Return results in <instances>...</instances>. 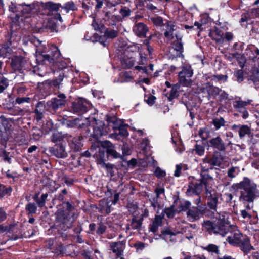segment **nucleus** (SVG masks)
Returning a JSON list of instances; mask_svg holds the SVG:
<instances>
[{
	"instance_id": "nucleus-1",
	"label": "nucleus",
	"mask_w": 259,
	"mask_h": 259,
	"mask_svg": "<svg viewBox=\"0 0 259 259\" xmlns=\"http://www.w3.org/2000/svg\"><path fill=\"white\" fill-rule=\"evenodd\" d=\"M207 206L205 207V215L215 218L214 221H205L202 224L203 229L209 234H219L224 237L229 232V224L225 212L219 213L218 205L220 203L221 195L214 190L206 189L205 192Z\"/></svg>"
},
{
	"instance_id": "nucleus-2",
	"label": "nucleus",
	"mask_w": 259,
	"mask_h": 259,
	"mask_svg": "<svg viewBox=\"0 0 259 259\" xmlns=\"http://www.w3.org/2000/svg\"><path fill=\"white\" fill-rule=\"evenodd\" d=\"M231 188L234 191H240L239 200L244 204H252L258 195L257 185L247 177H244L239 183L233 184Z\"/></svg>"
},
{
	"instance_id": "nucleus-3",
	"label": "nucleus",
	"mask_w": 259,
	"mask_h": 259,
	"mask_svg": "<svg viewBox=\"0 0 259 259\" xmlns=\"http://www.w3.org/2000/svg\"><path fill=\"white\" fill-rule=\"evenodd\" d=\"M89 123L85 129V133L87 136L92 137L95 139H98L102 136L106 134L104 130V123L101 120H98L94 117L87 118Z\"/></svg>"
},
{
	"instance_id": "nucleus-4",
	"label": "nucleus",
	"mask_w": 259,
	"mask_h": 259,
	"mask_svg": "<svg viewBox=\"0 0 259 259\" xmlns=\"http://www.w3.org/2000/svg\"><path fill=\"white\" fill-rule=\"evenodd\" d=\"M227 241L232 245H239L245 253L248 252L252 248L248 237L239 231H235L227 238Z\"/></svg>"
},
{
	"instance_id": "nucleus-5",
	"label": "nucleus",
	"mask_w": 259,
	"mask_h": 259,
	"mask_svg": "<svg viewBox=\"0 0 259 259\" xmlns=\"http://www.w3.org/2000/svg\"><path fill=\"white\" fill-rule=\"evenodd\" d=\"M55 222L56 225L62 229L66 230L72 226L74 219L70 217L63 208L58 209L55 213Z\"/></svg>"
},
{
	"instance_id": "nucleus-6",
	"label": "nucleus",
	"mask_w": 259,
	"mask_h": 259,
	"mask_svg": "<svg viewBox=\"0 0 259 259\" xmlns=\"http://www.w3.org/2000/svg\"><path fill=\"white\" fill-rule=\"evenodd\" d=\"M66 96L60 94L56 98H52L45 104L46 110L55 114L58 109L62 108L66 103Z\"/></svg>"
},
{
	"instance_id": "nucleus-7",
	"label": "nucleus",
	"mask_w": 259,
	"mask_h": 259,
	"mask_svg": "<svg viewBox=\"0 0 259 259\" xmlns=\"http://www.w3.org/2000/svg\"><path fill=\"white\" fill-rule=\"evenodd\" d=\"M204 188H205L206 190L208 189L207 186L204 185L202 181L199 179L192 178L189 184L186 193L188 196L199 195L203 191Z\"/></svg>"
},
{
	"instance_id": "nucleus-8",
	"label": "nucleus",
	"mask_w": 259,
	"mask_h": 259,
	"mask_svg": "<svg viewBox=\"0 0 259 259\" xmlns=\"http://www.w3.org/2000/svg\"><path fill=\"white\" fill-rule=\"evenodd\" d=\"M193 74V71L191 65L184 64L182 66V70L179 73V82L185 86H189L191 84V77Z\"/></svg>"
},
{
	"instance_id": "nucleus-9",
	"label": "nucleus",
	"mask_w": 259,
	"mask_h": 259,
	"mask_svg": "<svg viewBox=\"0 0 259 259\" xmlns=\"http://www.w3.org/2000/svg\"><path fill=\"white\" fill-rule=\"evenodd\" d=\"M223 157L220 154L214 153L212 156H206L202 161L201 165H206L210 169L214 167H220L223 161Z\"/></svg>"
},
{
	"instance_id": "nucleus-10",
	"label": "nucleus",
	"mask_w": 259,
	"mask_h": 259,
	"mask_svg": "<svg viewBox=\"0 0 259 259\" xmlns=\"http://www.w3.org/2000/svg\"><path fill=\"white\" fill-rule=\"evenodd\" d=\"M186 214L188 220L191 222L198 220L204 214L205 215V206L199 208L192 207L187 211Z\"/></svg>"
},
{
	"instance_id": "nucleus-11",
	"label": "nucleus",
	"mask_w": 259,
	"mask_h": 259,
	"mask_svg": "<svg viewBox=\"0 0 259 259\" xmlns=\"http://www.w3.org/2000/svg\"><path fill=\"white\" fill-rule=\"evenodd\" d=\"M209 146L221 152H225L228 145L232 144L231 141L226 144L220 136L211 139L208 142Z\"/></svg>"
},
{
	"instance_id": "nucleus-12",
	"label": "nucleus",
	"mask_w": 259,
	"mask_h": 259,
	"mask_svg": "<svg viewBox=\"0 0 259 259\" xmlns=\"http://www.w3.org/2000/svg\"><path fill=\"white\" fill-rule=\"evenodd\" d=\"M51 49L53 53L51 56L41 52L38 55V59H41L43 61H48L49 63H54L55 60L60 56V53L56 46L52 45Z\"/></svg>"
},
{
	"instance_id": "nucleus-13",
	"label": "nucleus",
	"mask_w": 259,
	"mask_h": 259,
	"mask_svg": "<svg viewBox=\"0 0 259 259\" xmlns=\"http://www.w3.org/2000/svg\"><path fill=\"white\" fill-rule=\"evenodd\" d=\"M45 9L48 11V14L50 15L55 16V19L59 20L60 22H62V19L61 15L58 13V11L60 8H61V5L60 4L54 3L52 2H48L45 5Z\"/></svg>"
},
{
	"instance_id": "nucleus-14",
	"label": "nucleus",
	"mask_w": 259,
	"mask_h": 259,
	"mask_svg": "<svg viewBox=\"0 0 259 259\" xmlns=\"http://www.w3.org/2000/svg\"><path fill=\"white\" fill-rule=\"evenodd\" d=\"M91 151L93 157L96 159L97 164L100 165L106 161L105 148L92 146Z\"/></svg>"
},
{
	"instance_id": "nucleus-15",
	"label": "nucleus",
	"mask_w": 259,
	"mask_h": 259,
	"mask_svg": "<svg viewBox=\"0 0 259 259\" xmlns=\"http://www.w3.org/2000/svg\"><path fill=\"white\" fill-rule=\"evenodd\" d=\"M49 152L57 158H64L67 156V153L66 152L64 146L62 143L56 144L53 147L49 148Z\"/></svg>"
},
{
	"instance_id": "nucleus-16",
	"label": "nucleus",
	"mask_w": 259,
	"mask_h": 259,
	"mask_svg": "<svg viewBox=\"0 0 259 259\" xmlns=\"http://www.w3.org/2000/svg\"><path fill=\"white\" fill-rule=\"evenodd\" d=\"M88 103L85 100L79 99L72 103L71 110L73 113L82 114L87 111Z\"/></svg>"
},
{
	"instance_id": "nucleus-17",
	"label": "nucleus",
	"mask_w": 259,
	"mask_h": 259,
	"mask_svg": "<svg viewBox=\"0 0 259 259\" xmlns=\"http://www.w3.org/2000/svg\"><path fill=\"white\" fill-rule=\"evenodd\" d=\"M89 123L88 121L87 118L84 119H80L79 118H76L74 120H68L66 121V125L69 127H77L85 131V129L88 126V124Z\"/></svg>"
},
{
	"instance_id": "nucleus-18",
	"label": "nucleus",
	"mask_w": 259,
	"mask_h": 259,
	"mask_svg": "<svg viewBox=\"0 0 259 259\" xmlns=\"http://www.w3.org/2000/svg\"><path fill=\"white\" fill-rule=\"evenodd\" d=\"M101 145L103 148L106 149V152L109 156H111L114 158H121L120 154L115 150L114 146L110 141H103Z\"/></svg>"
},
{
	"instance_id": "nucleus-19",
	"label": "nucleus",
	"mask_w": 259,
	"mask_h": 259,
	"mask_svg": "<svg viewBox=\"0 0 259 259\" xmlns=\"http://www.w3.org/2000/svg\"><path fill=\"white\" fill-rule=\"evenodd\" d=\"M82 138V137L80 136L72 137L71 135L68 136L67 140L71 150L75 152L79 151L80 150L82 146L81 142Z\"/></svg>"
},
{
	"instance_id": "nucleus-20",
	"label": "nucleus",
	"mask_w": 259,
	"mask_h": 259,
	"mask_svg": "<svg viewBox=\"0 0 259 259\" xmlns=\"http://www.w3.org/2000/svg\"><path fill=\"white\" fill-rule=\"evenodd\" d=\"M134 33L138 37H146V34L148 31L147 26L143 23H138L133 27Z\"/></svg>"
},
{
	"instance_id": "nucleus-21",
	"label": "nucleus",
	"mask_w": 259,
	"mask_h": 259,
	"mask_svg": "<svg viewBox=\"0 0 259 259\" xmlns=\"http://www.w3.org/2000/svg\"><path fill=\"white\" fill-rule=\"evenodd\" d=\"M176 40L172 42V48L177 51V56H183V44L182 42V37L178 34H175Z\"/></svg>"
},
{
	"instance_id": "nucleus-22",
	"label": "nucleus",
	"mask_w": 259,
	"mask_h": 259,
	"mask_svg": "<svg viewBox=\"0 0 259 259\" xmlns=\"http://www.w3.org/2000/svg\"><path fill=\"white\" fill-rule=\"evenodd\" d=\"M25 63V59L21 57H15L12 59L11 67L14 71H20Z\"/></svg>"
},
{
	"instance_id": "nucleus-23",
	"label": "nucleus",
	"mask_w": 259,
	"mask_h": 259,
	"mask_svg": "<svg viewBox=\"0 0 259 259\" xmlns=\"http://www.w3.org/2000/svg\"><path fill=\"white\" fill-rule=\"evenodd\" d=\"M208 35L212 39L215 40L218 43L222 44L224 42V33L222 30L218 28L210 30Z\"/></svg>"
},
{
	"instance_id": "nucleus-24",
	"label": "nucleus",
	"mask_w": 259,
	"mask_h": 259,
	"mask_svg": "<svg viewBox=\"0 0 259 259\" xmlns=\"http://www.w3.org/2000/svg\"><path fill=\"white\" fill-rule=\"evenodd\" d=\"M164 25L166 27V30L164 33V36L169 40H171L174 37L173 32L176 30L175 23L172 21H167Z\"/></svg>"
},
{
	"instance_id": "nucleus-25",
	"label": "nucleus",
	"mask_w": 259,
	"mask_h": 259,
	"mask_svg": "<svg viewBox=\"0 0 259 259\" xmlns=\"http://www.w3.org/2000/svg\"><path fill=\"white\" fill-rule=\"evenodd\" d=\"M209 169V167H207L206 165H201V178L199 180L202 181L206 186L207 182L209 180H212V177L207 173Z\"/></svg>"
},
{
	"instance_id": "nucleus-26",
	"label": "nucleus",
	"mask_w": 259,
	"mask_h": 259,
	"mask_svg": "<svg viewBox=\"0 0 259 259\" xmlns=\"http://www.w3.org/2000/svg\"><path fill=\"white\" fill-rule=\"evenodd\" d=\"M143 221V215L140 217L134 215L131 221V229L137 230H140L142 225Z\"/></svg>"
},
{
	"instance_id": "nucleus-27",
	"label": "nucleus",
	"mask_w": 259,
	"mask_h": 259,
	"mask_svg": "<svg viewBox=\"0 0 259 259\" xmlns=\"http://www.w3.org/2000/svg\"><path fill=\"white\" fill-rule=\"evenodd\" d=\"M163 217V215H156L155 216L152 223L149 226V229L151 232L153 233L156 232L157 231L158 227L162 225Z\"/></svg>"
},
{
	"instance_id": "nucleus-28",
	"label": "nucleus",
	"mask_w": 259,
	"mask_h": 259,
	"mask_svg": "<svg viewBox=\"0 0 259 259\" xmlns=\"http://www.w3.org/2000/svg\"><path fill=\"white\" fill-rule=\"evenodd\" d=\"M109 244L110 249L113 253L116 254L117 256H119L122 254L123 248L122 244L120 242H110Z\"/></svg>"
},
{
	"instance_id": "nucleus-29",
	"label": "nucleus",
	"mask_w": 259,
	"mask_h": 259,
	"mask_svg": "<svg viewBox=\"0 0 259 259\" xmlns=\"http://www.w3.org/2000/svg\"><path fill=\"white\" fill-rule=\"evenodd\" d=\"M162 238L166 241L174 242L176 241V234L170 230H165L162 232Z\"/></svg>"
},
{
	"instance_id": "nucleus-30",
	"label": "nucleus",
	"mask_w": 259,
	"mask_h": 259,
	"mask_svg": "<svg viewBox=\"0 0 259 259\" xmlns=\"http://www.w3.org/2000/svg\"><path fill=\"white\" fill-rule=\"evenodd\" d=\"M68 136L69 135L67 134H62L59 132H56L52 134L51 136V141L54 143L61 142L65 138L67 139Z\"/></svg>"
},
{
	"instance_id": "nucleus-31",
	"label": "nucleus",
	"mask_w": 259,
	"mask_h": 259,
	"mask_svg": "<svg viewBox=\"0 0 259 259\" xmlns=\"http://www.w3.org/2000/svg\"><path fill=\"white\" fill-rule=\"evenodd\" d=\"M253 208V204H248L246 206V208L245 209L242 210L241 211V217L247 220H249L251 219L252 215L251 214V209Z\"/></svg>"
},
{
	"instance_id": "nucleus-32",
	"label": "nucleus",
	"mask_w": 259,
	"mask_h": 259,
	"mask_svg": "<svg viewBox=\"0 0 259 259\" xmlns=\"http://www.w3.org/2000/svg\"><path fill=\"white\" fill-rule=\"evenodd\" d=\"M59 20L55 19V16H52L48 19L47 27L51 30L52 31H57V22Z\"/></svg>"
},
{
	"instance_id": "nucleus-33",
	"label": "nucleus",
	"mask_w": 259,
	"mask_h": 259,
	"mask_svg": "<svg viewBox=\"0 0 259 259\" xmlns=\"http://www.w3.org/2000/svg\"><path fill=\"white\" fill-rule=\"evenodd\" d=\"M251 130L247 125H242L238 129L239 136L240 138H243L246 135H249Z\"/></svg>"
},
{
	"instance_id": "nucleus-34",
	"label": "nucleus",
	"mask_w": 259,
	"mask_h": 259,
	"mask_svg": "<svg viewBox=\"0 0 259 259\" xmlns=\"http://www.w3.org/2000/svg\"><path fill=\"white\" fill-rule=\"evenodd\" d=\"M122 66L125 69H128L132 67L135 64V60L133 58L123 59L121 62Z\"/></svg>"
},
{
	"instance_id": "nucleus-35",
	"label": "nucleus",
	"mask_w": 259,
	"mask_h": 259,
	"mask_svg": "<svg viewBox=\"0 0 259 259\" xmlns=\"http://www.w3.org/2000/svg\"><path fill=\"white\" fill-rule=\"evenodd\" d=\"M61 8L64 9L66 12H69L70 11H75L77 9L73 1H69L66 3L63 6H61Z\"/></svg>"
},
{
	"instance_id": "nucleus-36",
	"label": "nucleus",
	"mask_w": 259,
	"mask_h": 259,
	"mask_svg": "<svg viewBox=\"0 0 259 259\" xmlns=\"http://www.w3.org/2000/svg\"><path fill=\"white\" fill-rule=\"evenodd\" d=\"M9 82L7 78L0 73V93H2L8 86Z\"/></svg>"
},
{
	"instance_id": "nucleus-37",
	"label": "nucleus",
	"mask_w": 259,
	"mask_h": 259,
	"mask_svg": "<svg viewBox=\"0 0 259 259\" xmlns=\"http://www.w3.org/2000/svg\"><path fill=\"white\" fill-rule=\"evenodd\" d=\"M203 248L209 252L214 253L217 254H219V247L215 244H209L206 246L203 247Z\"/></svg>"
},
{
	"instance_id": "nucleus-38",
	"label": "nucleus",
	"mask_w": 259,
	"mask_h": 259,
	"mask_svg": "<svg viewBox=\"0 0 259 259\" xmlns=\"http://www.w3.org/2000/svg\"><path fill=\"white\" fill-rule=\"evenodd\" d=\"M25 210L27 212V214H33L36 213L37 211V206L34 203H29L25 206Z\"/></svg>"
},
{
	"instance_id": "nucleus-39",
	"label": "nucleus",
	"mask_w": 259,
	"mask_h": 259,
	"mask_svg": "<svg viewBox=\"0 0 259 259\" xmlns=\"http://www.w3.org/2000/svg\"><path fill=\"white\" fill-rule=\"evenodd\" d=\"M191 203L189 201H183L181 202L179 205V209L180 211H188L190 209Z\"/></svg>"
},
{
	"instance_id": "nucleus-40",
	"label": "nucleus",
	"mask_w": 259,
	"mask_h": 259,
	"mask_svg": "<svg viewBox=\"0 0 259 259\" xmlns=\"http://www.w3.org/2000/svg\"><path fill=\"white\" fill-rule=\"evenodd\" d=\"M240 171L239 168L237 167H232L228 169L227 171V176L231 179L235 178Z\"/></svg>"
},
{
	"instance_id": "nucleus-41",
	"label": "nucleus",
	"mask_w": 259,
	"mask_h": 259,
	"mask_svg": "<svg viewBox=\"0 0 259 259\" xmlns=\"http://www.w3.org/2000/svg\"><path fill=\"white\" fill-rule=\"evenodd\" d=\"M11 52V48L7 45H4L0 48V57H5L10 54Z\"/></svg>"
},
{
	"instance_id": "nucleus-42",
	"label": "nucleus",
	"mask_w": 259,
	"mask_h": 259,
	"mask_svg": "<svg viewBox=\"0 0 259 259\" xmlns=\"http://www.w3.org/2000/svg\"><path fill=\"white\" fill-rule=\"evenodd\" d=\"M12 190L10 187L6 188L5 186L0 185V199L7 194H10Z\"/></svg>"
},
{
	"instance_id": "nucleus-43",
	"label": "nucleus",
	"mask_w": 259,
	"mask_h": 259,
	"mask_svg": "<svg viewBox=\"0 0 259 259\" xmlns=\"http://www.w3.org/2000/svg\"><path fill=\"white\" fill-rule=\"evenodd\" d=\"M64 77V73L62 72L60 73L58 78L53 80L50 84L54 87H58L61 84Z\"/></svg>"
},
{
	"instance_id": "nucleus-44",
	"label": "nucleus",
	"mask_w": 259,
	"mask_h": 259,
	"mask_svg": "<svg viewBox=\"0 0 259 259\" xmlns=\"http://www.w3.org/2000/svg\"><path fill=\"white\" fill-rule=\"evenodd\" d=\"M32 135L34 140H38L41 137L42 132L38 128L34 127L32 130Z\"/></svg>"
},
{
	"instance_id": "nucleus-45",
	"label": "nucleus",
	"mask_w": 259,
	"mask_h": 259,
	"mask_svg": "<svg viewBox=\"0 0 259 259\" xmlns=\"http://www.w3.org/2000/svg\"><path fill=\"white\" fill-rule=\"evenodd\" d=\"M187 169V165L185 164H179L177 165L176 167V170L175 171L174 175L176 177H179L181 174V171L182 170H186Z\"/></svg>"
},
{
	"instance_id": "nucleus-46",
	"label": "nucleus",
	"mask_w": 259,
	"mask_h": 259,
	"mask_svg": "<svg viewBox=\"0 0 259 259\" xmlns=\"http://www.w3.org/2000/svg\"><path fill=\"white\" fill-rule=\"evenodd\" d=\"M207 92L209 95L215 96L220 94L222 90L218 87L211 86L208 89Z\"/></svg>"
},
{
	"instance_id": "nucleus-47",
	"label": "nucleus",
	"mask_w": 259,
	"mask_h": 259,
	"mask_svg": "<svg viewBox=\"0 0 259 259\" xmlns=\"http://www.w3.org/2000/svg\"><path fill=\"white\" fill-rule=\"evenodd\" d=\"M118 31L113 29H108L105 32V36L109 38H114L118 36Z\"/></svg>"
},
{
	"instance_id": "nucleus-48",
	"label": "nucleus",
	"mask_w": 259,
	"mask_h": 259,
	"mask_svg": "<svg viewBox=\"0 0 259 259\" xmlns=\"http://www.w3.org/2000/svg\"><path fill=\"white\" fill-rule=\"evenodd\" d=\"M48 196L47 193L42 194L41 195L36 203L38 207H42L45 206Z\"/></svg>"
},
{
	"instance_id": "nucleus-49",
	"label": "nucleus",
	"mask_w": 259,
	"mask_h": 259,
	"mask_svg": "<svg viewBox=\"0 0 259 259\" xmlns=\"http://www.w3.org/2000/svg\"><path fill=\"white\" fill-rule=\"evenodd\" d=\"M158 198L159 197H155L150 199L151 205L155 210H156V208L159 209L161 207V205L158 201Z\"/></svg>"
},
{
	"instance_id": "nucleus-50",
	"label": "nucleus",
	"mask_w": 259,
	"mask_h": 259,
	"mask_svg": "<svg viewBox=\"0 0 259 259\" xmlns=\"http://www.w3.org/2000/svg\"><path fill=\"white\" fill-rule=\"evenodd\" d=\"M22 9L21 10L23 14L30 13L32 10L34 9L33 5H22Z\"/></svg>"
},
{
	"instance_id": "nucleus-51",
	"label": "nucleus",
	"mask_w": 259,
	"mask_h": 259,
	"mask_svg": "<svg viewBox=\"0 0 259 259\" xmlns=\"http://www.w3.org/2000/svg\"><path fill=\"white\" fill-rule=\"evenodd\" d=\"M35 231L31 230V233H30L29 231L25 232L23 235H21L20 236L17 235H13L12 237L10 238L11 240H16L19 238L21 237L22 236H24L25 237H30L32 235L35 234Z\"/></svg>"
},
{
	"instance_id": "nucleus-52",
	"label": "nucleus",
	"mask_w": 259,
	"mask_h": 259,
	"mask_svg": "<svg viewBox=\"0 0 259 259\" xmlns=\"http://www.w3.org/2000/svg\"><path fill=\"white\" fill-rule=\"evenodd\" d=\"M213 124L215 127V128L218 130L221 126L224 125L225 120L222 117H220L219 119H215L213 120Z\"/></svg>"
},
{
	"instance_id": "nucleus-53",
	"label": "nucleus",
	"mask_w": 259,
	"mask_h": 259,
	"mask_svg": "<svg viewBox=\"0 0 259 259\" xmlns=\"http://www.w3.org/2000/svg\"><path fill=\"white\" fill-rule=\"evenodd\" d=\"M164 213L169 218H172L175 214V211L174 210V206H171L169 207L166 208L164 210Z\"/></svg>"
},
{
	"instance_id": "nucleus-54",
	"label": "nucleus",
	"mask_w": 259,
	"mask_h": 259,
	"mask_svg": "<svg viewBox=\"0 0 259 259\" xmlns=\"http://www.w3.org/2000/svg\"><path fill=\"white\" fill-rule=\"evenodd\" d=\"M151 21L156 26H161L164 25L163 24V20L162 17L160 16H157L155 17L152 18Z\"/></svg>"
},
{
	"instance_id": "nucleus-55",
	"label": "nucleus",
	"mask_w": 259,
	"mask_h": 259,
	"mask_svg": "<svg viewBox=\"0 0 259 259\" xmlns=\"http://www.w3.org/2000/svg\"><path fill=\"white\" fill-rule=\"evenodd\" d=\"M156 100V97L153 95H149L148 96H145V101L150 106L153 105Z\"/></svg>"
},
{
	"instance_id": "nucleus-56",
	"label": "nucleus",
	"mask_w": 259,
	"mask_h": 259,
	"mask_svg": "<svg viewBox=\"0 0 259 259\" xmlns=\"http://www.w3.org/2000/svg\"><path fill=\"white\" fill-rule=\"evenodd\" d=\"M234 76L236 77L238 82H240L243 80V71L242 70H237L234 72Z\"/></svg>"
},
{
	"instance_id": "nucleus-57",
	"label": "nucleus",
	"mask_w": 259,
	"mask_h": 259,
	"mask_svg": "<svg viewBox=\"0 0 259 259\" xmlns=\"http://www.w3.org/2000/svg\"><path fill=\"white\" fill-rule=\"evenodd\" d=\"M251 100L247 101H238L236 102L235 107L237 108H242L250 103Z\"/></svg>"
},
{
	"instance_id": "nucleus-58",
	"label": "nucleus",
	"mask_w": 259,
	"mask_h": 259,
	"mask_svg": "<svg viewBox=\"0 0 259 259\" xmlns=\"http://www.w3.org/2000/svg\"><path fill=\"white\" fill-rule=\"evenodd\" d=\"M228 78L226 75L217 74L212 76V79L216 81H226Z\"/></svg>"
},
{
	"instance_id": "nucleus-59",
	"label": "nucleus",
	"mask_w": 259,
	"mask_h": 259,
	"mask_svg": "<svg viewBox=\"0 0 259 259\" xmlns=\"http://www.w3.org/2000/svg\"><path fill=\"white\" fill-rule=\"evenodd\" d=\"M131 11L130 9L128 8H127L126 7H122L120 10V11H119L120 13L121 14L122 16L123 17L130 16V14H131Z\"/></svg>"
},
{
	"instance_id": "nucleus-60",
	"label": "nucleus",
	"mask_w": 259,
	"mask_h": 259,
	"mask_svg": "<svg viewBox=\"0 0 259 259\" xmlns=\"http://www.w3.org/2000/svg\"><path fill=\"white\" fill-rule=\"evenodd\" d=\"M18 232V228L15 224H11L8 226V233L15 234Z\"/></svg>"
},
{
	"instance_id": "nucleus-61",
	"label": "nucleus",
	"mask_w": 259,
	"mask_h": 259,
	"mask_svg": "<svg viewBox=\"0 0 259 259\" xmlns=\"http://www.w3.org/2000/svg\"><path fill=\"white\" fill-rule=\"evenodd\" d=\"M123 156L130 155L131 154V149L126 144H124L121 148Z\"/></svg>"
},
{
	"instance_id": "nucleus-62",
	"label": "nucleus",
	"mask_w": 259,
	"mask_h": 259,
	"mask_svg": "<svg viewBox=\"0 0 259 259\" xmlns=\"http://www.w3.org/2000/svg\"><path fill=\"white\" fill-rule=\"evenodd\" d=\"M195 151L196 153L200 156L203 155L204 153V148L203 146L200 145H196Z\"/></svg>"
},
{
	"instance_id": "nucleus-63",
	"label": "nucleus",
	"mask_w": 259,
	"mask_h": 259,
	"mask_svg": "<svg viewBox=\"0 0 259 259\" xmlns=\"http://www.w3.org/2000/svg\"><path fill=\"white\" fill-rule=\"evenodd\" d=\"M155 175L159 178H162L164 177L166 175L165 172L162 169H161L159 167H157L154 171Z\"/></svg>"
},
{
	"instance_id": "nucleus-64",
	"label": "nucleus",
	"mask_w": 259,
	"mask_h": 259,
	"mask_svg": "<svg viewBox=\"0 0 259 259\" xmlns=\"http://www.w3.org/2000/svg\"><path fill=\"white\" fill-rule=\"evenodd\" d=\"M106 228L107 227L105 225L103 224H100L99 226L98 227L97 229L96 233L98 235L103 234L105 232Z\"/></svg>"
}]
</instances>
